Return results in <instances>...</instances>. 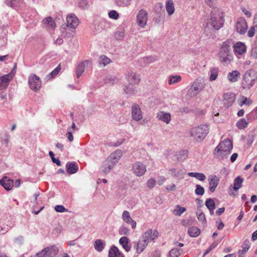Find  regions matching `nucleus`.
I'll return each instance as SVG.
<instances>
[{
    "mask_svg": "<svg viewBox=\"0 0 257 257\" xmlns=\"http://www.w3.org/2000/svg\"><path fill=\"white\" fill-rule=\"evenodd\" d=\"M236 29L237 32L240 34H244L246 32L247 25L244 18H240L238 19L236 24Z\"/></svg>",
    "mask_w": 257,
    "mask_h": 257,
    "instance_id": "11",
    "label": "nucleus"
},
{
    "mask_svg": "<svg viewBox=\"0 0 257 257\" xmlns=\"http://www.w3.org/2000/svg\"><path fill=\"white\" fill-rule=\"evenodd\" d=\"M122 218L123 220L127 223H129V222L132 220L130 216L129 212L126 210L123 211L122 215Z\"/></svg>",
    "mask_w": 257,
    "mask_h": 257,
    "instance_id": "46",
    "label": "nucleus"
},
{
    "mask_svg": "<svg viewBox=\"0 0 257 257\" xmlns=\"http://www.w3.org/2000/svg\"><path fill=\"white\" fill-rule=\"evenodd\" d=\"M235 99V94L231 92H228L224 94L222 101L224 106L228 108L232 105Z\"/></svg>",
    "mask_w": 257,
    "mask_h": 257,
    "instance_id": "9",
    "label": "nucleus"
},
{
    "mask_svg": "<svg viewBox=\"0 0 257 257\" xmlns=\"http://www.w3.org/2000/svg\"><path fill=\"white\" fill-rule=\"evenodd\" d=\"M168 174L177 180H180L184 178V172L182 169L171 168L168 170Z\"/></svg>",
    "mask_w": 257,
    "mask_h": 257,
    "instance_id": "15",
    "label": "nucleus"
},
{
    "mask_svg": "<svg viewBox=\"0 0 257 257\" xmlns=\"http://www.w3.org/2000/svg\"><path fill=\"white\" fill-rule=\"evenodd\" d=\"M243 180L240 176H237L234 180L233 188L235 191H237L242 186Z\"/></svg>",
    "mask_w": 257,
    "mask_h": 257,
    "instance_id": "30",
    "label": "nucleus"
},
{
    "mask_svg": "<svg viewBox=\"0 0 257 257\" xmlns=\"http://www.w3.org/2000/svg\"><path fill=\"white\" fill-rule=\"evenodd\" d=\"M136 87L132 83H128L125 85L124 91L126 94H132L135 91Z\"/></svg>",
    "mask_w": 257,
    "mask_h": 257,
    "instance_id": "36",
    "label": "nucleus"
},
{
    "mask_svg": "<svg viewBox=\"0 0 257 257\" xmlns=\"http://www.w3.org/2000/svg\"><path fill=\"white\" fill-rule=\"evenodd\" d=\"M19 2V0H7L6 2L7 5L11 7L17 6Z\"/></svg>",
    "mask_w": 257,
    "mask_h": 257,
    "instance_id": "50",
    "label": "nucleus"
},
{
    "mask_svg": "<svg viewBox=\"0 0 257 257\" xmlns=\"http://www.w3.org/2000/svg\"><path fill=\"white\" fill-rule=\"evenodd\" d=\"M104 243L101 239H96L94 243V248L98 251H101L104 247Z\"/></svg>",
    "mask_w": 257,
    "mask_h": 257,
    "instance_id": "35",
    "label": "nucleus"
},
{
    "mask_svg": "<svg viewBox=\"0 0 257 257\" xmlns=\"http://www.w3.org/2000/svg\"><path fill=\"white\" fill-rule=\"evenodd\" d=\"M61 69L60 64H59L53 71L47 76V78L51 79L54 78L60 72Z\"/></svg>",
    "mask_w": 257,
    "mask_h": 257,
    "instance_id": "41",
    "label": "nucleus"
},
{
    "mask_svg": "<svg viewBox=\"0 0 257 257\" xmlns=\"http://www.w3.org/2000/svg\"><path fill=\"white\" fill-rule=\"evenodd\" d=\"M9 81H0V90H2L8 86Z\"/></svg>",
    "mask_w": 257,
    "mask_h": 257,
    "instance_id": "62",
    "label": "nucleus"
},
{
    "mask_svg": "<svg viewBox=\"0 0 257 257\" xmlns=\"http://www.w3.org/2000/svg\"><path fill=\"white\" fill-rule=\"evenodd\" d=\"M209 128L207 125H201L193 127L191 130V136L197 141L203 140L208 133Z\"/></svg>",
    "mask_w": 257,
    "mask_h": 257,
    "instance_id": "4",
    "label": "nucleus"
},
{
    "mask_svg": "<svg viewBox=\"0 0 257 257\" xmlns=\"http://www.w3.org/2000/svg\"><path fill=\"white\" fill-rule=\"evenodd\" d=\"M233 49L234 52L241 55L246 51V47L244 44L242 42H238L233 45Z\"/></svg>",
    "mask_w": 257,
    "mask_h": 257,
    "instance_id": "19",
    "label": "nucleus"
},
{
    "mask_svg": "<svg viewBox=\"0 0 257 257\" xmlns=\"http://www.w3.org/2000/svg\"><path fill=\"white\" fill-rule=\"evenodd\" d=\"M0 184L6 190L9 191L14 186V182L13 180L9 179L7 177H4L0 180Z\"/></svg>",
    "mask_w": 257,
    "mask_h": 257,
    "instance_id": "17",
    "label": "nucleus"
},
{
    "mask_svg": "<svg viewBox=\"0 0 257 257\" xmlns=\"http://www.w3.org/2000/svg\"><path fill=\"white\" fill-rule=\"evenodd\" d=\"M159 233L157 230L149 229L146 231L142 236V238L147 242L149 240H154L158 237Z\"/></svg>",
    "mask_w": 257,
    "mask_h": 257,
    "instance_id": "12",
    "label": "nucleus"
},
{
    "mask_svg": "<svg viewBox=\"0 0 257 257\" xmlns=\"http://www.w3.org/2000/svg\"><path fill=\"white\" fill-rule=\"evenodd\" d=\"M197 216L199 221H201L203 223L206 222V217L203 213L200 212L198 213V212H197Z\"/></svg>",
    "mask_w": 257,
    "mask_h": 257,
    "instance_id": "54",
    "label": "nucleus"
},
{
    "mask_svg": "<svg viewBox=\"0 0 257 257\" xmlns=\"http://www.w3.org/2000/svg\"><path fill=\"white\" fill-rule=\"evenodd\" d=\"M114 165L108 159H107L104 161L102 167V172L107 174L110 172V171L113 168Z\"/></svg>",
    "mask_w": 257,
    "mask_h": 257,
    "instance_id": "22",
    "label": "nucleus"
},
{
    "mask_svg": "<svg viewBox=\"0 0 257 257\" xmlns=\"http://www.w3.org/2000/svg\"><path fill=\"white\" fill-rule=\"evenodd\" d=\"M233 43L231 40L224 42L219 51V59L224 64H228L232 60V57L230 54V48Z\"/></svg>",
    "mask_w": 257,
    "mask_h": 257,
    "instance_id": "3",
    "label": "nucleus"
},
{
    "mask_svg": "<svg viewBox=\"0 0 257 257\" xmlns=\"http://www.w3.org/2000/svg\"><path fill=\"white\" fill-rule=\"evenodd\" d=\"M224 15L221 10L213 9L211 13L210 25L215 30H218L221 28L224 23Z\"/></svg>",
    "mask_w": 257,
    "mask_h": 257,
    "instance_id": "2",
    "label": "nucleus"
},
{
    "mask_svg": "<svg viewBox=\"0 0 257 257\" xmlns=\"http://www.w3.org/2000/svg\"><path fill=\"white\" fill-rule=\"evenodd\" d=\"M148 13L144 10L139 11L137 16V24L141 28H144L148 21Z\"/></svg>",
    "mask_w": 257,
    "mask_h": 257,
    "instance_id": "6",
    "label": "nucleus"
},
{
    "mask_svg": "<svg viewBox=\"0 0 257 257\" xmlns=\"http://www.w3.org/2000/svg\"><path fill=\"white\" fill-rule=\"evenodd\" d=\"M49 248L48 253L50 254L51 257L56 255L58 253L59 249L58 247L53 245L51 246L47 247Z\"/></svg>",
    "mask_w": 257,
    "mask_h": 257,
    "instance_id": "39",
    "label": "nucleus"
},
{
    "mask_svg": "<svg viewBox=\"0 0 257 257\" xmlns=\"http://www.w3.org/2000/svg\"><path fill=\"white\" fill-rule=\"evenodd\" d=\"M188 176L190 177H194L201 181H204L206 179V176L205 175L201 173L190 172L188 173Z\"/></svg>",
    "mask_w": 257,
    "mask_h": 257,
    "instance_id": "34",
    "label": "nucleus"
},
{
    "mask_svg": "<svg viewBox=\"0 0 257 257\" xmlns=\"http://www.w3.org/2000/svg\"><path fill=\"white\" fill-rule=\"evenodd\" d=\"M109 17L110 18H112L113 19H117L118 17H119V15L115 11H111L109 14Z\"/></svg>",
    "mask_w": 257,
    "mask_h": 257,
    "instance_id": "55",
    "label": "nucleus"
},
{
    "mask_svg": "<svg viewBox=\"0 0 257 257\" xmlns=\"http://www.w3.org/2000/svg\"><path fill=\"white\" fill-rule=\"evenodd\" d=\"M43 23L47 27L54 29L56 27V24L53 20V18L51 17H48L43 20Z\"/></svg>",
    "mask_w": 257,
    "mask_h": 257,
    "instance_id": "26",
    "label": "nucleus"
},
{
    "mask_svg": "<svg viewBox=\"0 0 257 257\" xmlns=\"http://www.w3.org/2000/svg\"><path fill=\"white\" fill-rule=\"evenodd\" d=\"M205 205L210 211L211 215L214 214V209L215 207V205L214 200L211 198H208L206 200Z\"/></svg>",
    "mask_w": 257,
    "mask_h": 257,
    "instance_id": "28",
    "label": "nucleus"
},
{
    "mask_svg": "<svg viewBox=\"0 0 257 257\" xmlns=\"http://www.w3.org/2000/svg\"><path fill=\"white\" fill-rule=\"evenodd\" d=\"M35 257H46V256L44 253V251L43 249L42 251L36 253Z\"/></svg>",
    "mask_w": 257,
    "mask_h": 257,
    "instance_id": "64",
    "label": "nucleus"
},
{
    "mask_svg": "<svg viewBox=\"0 0 257 257\" xmlns=\"http://www.w3.org/2000/svg\"><path fill=\"white\" fill-rule=\"evenodd\" d=\"M122 154V152L120 150H116L114 153L111 154L108 159L115 165L118 162Z\"/></svg>",
    "mask_w": 257,
    "mask_h": 257,
    "instance_id": "20",
    "label": "nucleus"
},
{
    "mask_svg": "<svg viewBox=\"0 0 257 257\" xmlns=\"http://www.w3.org/2000/svg\"><path fill=\"white\" fill-rule=\"evenodd\" d=\"M147 186L150 188L154 187L156 184V180L154 179H150L147 182Z\"/></svg>",
    "mask_w": 257,
    "mask_h": 257,
    "instance_id": "56",
    "label": "nucleus"
},
{
    "mask_svg": "<svg viewBox=\"0 0 257 257\" xmlns=\"http://www.w3.org/2000/svg\"><path fill=\"white\" fill-rule=\"evenodd\" d=\"M166 9L169 15H171L174 13L175 9L172 0H169L166 2Z\"/></svg>",
    "mask_w": 257,
    "mask_h": 257,
    "instance_id": "31",
    "label": "nucleus"
},
{
    "mask_svg": "<svg viewBox=\"0 0 257 257\" xmlns=\"http://www.w3.org/2000/svg\"><path fill=\"white\" fill-rule=\"evenodd\" d=\"M217 76H218V70L215 68L213 69L211 71L210 80H215L216 79Z\"/></svg>",
    "mask_w": 257,
    "mask_h": 257,
    "instance_id": "51",
    "label": "nucleus"
},
{
    "mask_svg": "<svg viewBox=\"0 0 257 257\" xmlns=\"http://www.w3.org/2000/svg\"><path fill=\"white\" fill-rule=\"evenodd\" d=\"M55 209L58 212H63L67 210L63 205H61L55 206Z\"/></svg>",
    "mask_w": 257,
    "mask_h": 257,
    "instance_id": "57",
    "label": "nucleus"
},
{
    "mask_svg": "<svg viewBox=\"0 0 257 257\" xmlns=\"http://www.w3.org/2000/svg\"><path fill=\"white\" fill-rule=\"evenodd\" d=\"M189 152L187 150L181 151L177 154V159L181 161H184L188 157Z\"/></svg>",
    "mask_w": 257,
    "mask_h": 257,
    "instance_id": "38",
    "label": "nucleus"
},
{
    "mask_svg": "<svg viewBox=\"0 0 257 257\" xmlns=\"http://www.w3.org/2000/svg\"><path fill=\"white\" fill-rule=\"evenodd\" d=\"M110 62V59L106 57L104 55H102L100 57V61L99 62L100 64H102L103 66H105L107 64L109 63Z\"/></svg>",
    "mask_w": 257,
    "mask_h": 257,
    "instance_id": "49",
    "label": "nucleus"
},
{
    "mask_svg": "<svg viewBox=\"0 0 257 257\" xmlns=\"http://www.w3.org/2000/svg\"><path fill=\"white\" fill-rule=\"evenodd\" d=\"M188 233L191 237H197L200 233V230L198 227L193 226L188 228Z\"/></svg>",
    "mask_w": 257,
    "mask_h": 257,
    "instance_id": "32",
    "label": "nucleus"
},
{
    "mask_svg": "<svg viewBox=\"0 0 257 257\" xmlns=\"http://www.w3.org/2000/svg\"><path fill=\"white\" fill-rule=\"evenodd\" d=\"M243 100L241 101V103L240 104V106H242L243 104H245L249 105L252 101L250 100L249 99H247V97H242Z\"/></svg>",
    "mask_w": 257,
    "mask_h": 257,
    "instance_id": "59",
    "label": "nucleus"
},
{
    "mask_svg": "<svg viewBox=\"0 0 257 257\" xmlns=\"http://www.w3.org/2000/svg\"><path fill=\"white\" fill-rule=\"evenodd\" d=\"M241 247H242V249L241 250H239L238 251V253L240 254H243L245 253H246L250 247V242L247 239L245 240L242 245Z\"/></svg>",
    "mask_w": 257,
    "mask_h": 257,
    "instance_id": "33",
    "label": "nucleus"
},
{
    "mask_svg": "<svg viewBox=\"0 0 257 257\" xmlns=\"http://www.w3.org/2000/svg\"><path fill=\"white\" fill-rule=\"evenodd\" d=\"M148 242L145 241L142 237L139 240L138 243L135 246L136 251L138 253H141L147 247Z\"/></svg>",
    "mask_w": 257,
    "mask_h": 257,
    "instance_id": "21",
    "label": "nucleus"
},
{
    "mask_svg": "<svg viewBox=\"0 0 257 257\" xmlns=\"http://www.w3.org/2000/svg\"><path fill=\"white\" fill-rule=\"evenodd\" d=\"M17 63H15L13 69L8 74L0 76V80H11L13 79L16 71Z\"/></svg>",
    "mask_w": 257,
    "mask_h": 257,
    "instance_id": "24",
    "label": "nucleus"
},
{
    "mask_svg": "<svg viewBox=\"0 0 257 257\" xmlns=\"http://www.w3.org/2000/svg\"><path fill=\"white\" fill-rule=\"evenodd\" d=\"M132 170L136 176H142L146 172V167L143 163L137 162L133 164Z\"/></svg>",
    "mask_w": 257,
    "mask_h": 257,
    "instance_id": "8",
    "label": "nucleus"
},
{
    "mask_svg": "<svg viewBox=\"0 0 257 257\" xmlns=\"http://www.w3.org/2000/svg\"><path fill=\"white\" fill-rule=\"evenodd\" d=\"M126 78L128 80H140V78L139 75H137V74L136 73H134L133 72H129L127 74Z\"/></svg>",
    "mask_w": 257,
    "mask_h": 257,
    "instance_id": "44",
    "label": "nucleus"
},
{
    "mask_svg": "<svg viewBox=\"0 0 257 257\" xmlns=\"http://www.w3.org/2000/svg\"><path fill=\"white\" fill-rule=\"evenodd\" d=\"M186 210L185 207H181L179 205H177L176 208L173 210V213L176 216H180Z\"/></svg>",
    "mask_w": 257,
    "mask_h": 257,
    "instance_id": "40",
    "label": "nucleus"
},
{
    "mask_svg": "<svg viewBox=\"0 0 257 257\" xmlns=\"http://www.w3.org/2000/svg\"><path fill=\"white\" fill-rule=\"evenodd\" d=\"M79 7H82L84 9H87L88 8V4L84 1H82L79 2Z\"/></svg>",
    "mask_w": 257,
    "mask_h": 257,
    "instance_id": "63",
    "label": "nucleus"
},
{
    "mask_svg": "<svg viewBox=\"0 0 257 257\" xmlns=\"http://www.w3.org/2000/svg\"><path fill=\"white\" fill-rule=\"evenodd\" d=\"M248 122L244 119H241L236 123V126L239 129H243L247 126Z\"/></svg>",
    "mask_w": 257,
    "mask_h": 257,
    "instance_id": "45",
    "label": "nucleus"
},
{
    "mask_svg": "<svg viewBox=\"0 0 257 257\" xmlns=\"http://www.w3.org/2000/svg\"><path fill=\"white\" fill-rule=\"evenodd\" d=\"M49 154L52 160L53 163H56L57 165L58 166H61V162L58 159H56L55 158H54V154L52 152L50 151L49 152Z\"/></svg>",
    "mask_w": 257,
    "mask_h": 257,
    "instance_id": "48",
    "label": "nucleus"
},
{
    "mask_svg": "<svg viewBox=\"0 0 257 257\" xmlns=\"http://www.w3.org/2000/svg\"><path fill=\"white\" fill-rule=\"evenodd\" d=\"M29 85L31 89L37 91L41 86V81H29Z\"/></svg>",
    "mask_w": 257,
    "mask_h": 257,
    "instance_id": "37",
    "label": "nucleus"
},
{
    "mask_svg": "<svg viewBox=\"0 0 257 257\" xmlns=\"http://www.w3.org/2000/svg\"><path fill=\"white\" fill-rule=\"evenodd\" d=\"M232 147L231 141L228 139H226L219 144L215 149L214 152L218 153V157L223 159L227 158L231 153Z\"/></svg>",
    "mask_w": 257,
    "mask_h": 257,
    "instance_id": "1",
    "label": "nucleus"
},
{
    "mask_svg": "<svg viewBox=\"0 0 257 257\" xmlns=\"http://www.w3.org/2000/svg\"><path fill=\"white\" fill-rule=\"evenodd\" d=\"M124 37L123 31H117L115 33V37L117 40H120L123 38Z\"/></svg>",
    "mask_w": 257,
    "mask_h": 257,
    "instance_id": "60",
    "label": "nucleus"
},
{
    "mask_svg": "<svg viewBox=\"0 0 257 257\" xmlns=\"http://www.w3.org/2000/svg\"><path fill=\"white\" fill-rule=\"evenodd\" d=\"M239 75V72L237 70H234L229 73L227 77L229 80H236Z\"/></svg>",
    "mask_w": 257,
    "mask_h": 257,
    "instance_id": "43",
    "label": "nucleus"
},
{
    "mask_svg": "<svg viewBox=\"0 0 257 257\" xmlns=\"http://www.w3.org/2000/svg\"><path fill=\"white\" fill-rule=\"evenodd\" d=\"M182 77L179 75H171L169 78V80H180Z\"/></svg>",
    "mask_w": 257,
    "mask_h": 257,
    "instance_id": "61",
    "label": "nucleus"
},
{
    "mask_svg": "<svg viewBox=\"0 0 257 257\" xmlns=\"http://www.w3.org/2000/svg\"><path fill=\"white\" fill-rule=\"evenodd\" d=\"M182 252V249L173 248L169 252L170 257H179Z\"/></svg>",
    "mask_w": 257,
    "mask_h": 257,
    "instance_id": "42",
    "label": "nucleus"
},
{
    "mask_svg": "<svg viewBox=\"0 0 257 257\" xmlns=\"http://www.w3.org/2000/svg\"><path fill=\"white\" fill-rule=\"evenodd\" d=\"M131 112L132 117L134 120L139 121L143 118V113L139 104L136 103L133 104Z\"/></svg>",
    "mask_w": 257,
    "mask_h": 257,
    "instance_id": "7",
    "label": "nucleus"
},
{
    "mask_svg": "<svg viewBox=\"0 0 257 257\" xmlns=\"http://www.w3.org/2000/svg\"><path fill=\"white\" fill-rule=\"evenodd\" d=\"M90 62L89 60H85L78 64L76 71L77 78L79 79L82 75L85 70L90 65Z\"/></svg>",
    "mask_w": 257,
    "mask_h": 257,
    "instance_id": "10",
    "label": "nucleus"
},
{
    "mask_svg": "<svg viewBox=\"0 0 257 257\" xmlns=\"http://www.w3.org/2000/svg\"><path fill=\"white\" fill-rule=\"evenodd\" d=\"M244 78L246 80H255L257 78V73L253 70H249L244 74Z\"/></svg>",
    "mask_w": 257,
    "mask_h": 257,
    "instance_id": "25",
    "label": "nucleus"
},
{
    "mask_svg": "<svg viewBox=\"0 0 257 257\" xmlns=\"http://www.w3.org/2000/svg\"><path fill=\"white\" fill-rule=\"evenodd\" d=\"M157 118L159 120L168 124L171 121V116L169 112L161 111L158 113Z\"/></svg>",
    "mask_w": 257,
    "mask_h": 257,
    "instance_id": "16",
    "label": "nucleus"
},
{
    "mask_svg": "<svg viewBox=\"0 0 257 257\" xmlns=\"http://www.w3.org/2000/svg\"><path fill=\"white\" fill-rule=\"evenodd\" d=\"M119 242L126 251L128 252L130 251L131 246H130L128 244L129 240L127 237L123 236L121 237L119 239Z\"/></svg>",
    "mask_w": 257,
    "mask_h": 257,
    "instance_id": "27",
    "label": "nucleus"
},
{
    "mask_svg": "<svg viewBox=\"0 0 257 257\" xmlns=\"http://www.w3.org/2000/svg\"><path fill=\"white\" fill-rule=\"evenodd\" d=\"M209 189L211 192H214L219 183V178L215 175L209 176L208 179Z\"/></svg>",
    "mask_w": 257,
    "mask_h": 257,
    "instance_id": "13",
    "label": "nucleus"
},
{
    "mask_svg": "<svg viewBox=\"0 0 257 257\" xmlns=\"http://www.w3.org/2000/svg\"><path fill=\"white\" fill-rule=\"evenodd\" d=\"M255 28H257V25H254L249 29L247 33V35L249 37H252L254 36Z\"/></svg>",
    "mask_w": 257,
    "mask_h": 257,
    "instance_id": "53",
    "label": "nucleus"
},
{
    "mask_svg": "<svg viewBox=\"0 0 257 257\" xmlns=\"http://www.w3.org/2000/svg\"><path fill=\"white\" fill-rule=\"evenodd\" d=\"M119 234L121 235H126L129 233L128 229L124 226H122L119 230Z\"/></svg>",
    "mask_w": 257,
    "mask_h": 257,
    "instance_id": "52",
    "label": "nucleus"
},
{
    "mask_svg": "<svg viewBox=\"0 0 257 257\" xmlns=\"http://www.w3.org/2000/svg\"><path fill=\"white\" fill-rule=\"evenodd\" d=\"M214 30H215L211 27L210 23H207L206 26L204 29V34L205 35V37L209 38L211 37L213 35Z\"/></svg>",
    "mask_w": 257,
    "mask_h": 257,
    "instance_id": "29",
    "label": "nucleus"
},
{
    "mask_svg": "<svg viewBox=\"0 0 257 257\" xmlns=\"http://www.w3.org/2000/svg\"><path fill=\"white\" fill-rule=\"evenodd\" d=\"M204 85L205 84L203 82L194 81L191 88L188 90L187 94L191 97L196 96L202 90Z\"/></svg>",
    "mask_w": 257,
    "mask_h": 257,
    "instance_id": "5",
    "label": "nucleus"
},
{
    "mask_svg": "<svg viewBox=\"0 0 257 257\" xmlns=\"http://www.w3.org/2000/svg\"><path fill=\"white\" fill-rule=\"evenodd\" d=\"M66 170L68 174L76 173L78 170V166L76 162H69L66 165Z\"/></svg>",
    "mask_w": 257,
    "mask_h": 257,
    "instance_id": "18",
    "label": "nucleus"
},
{
    "mask_svg": "<svg viewBox=\"0 0 257 257\" xmlns=\"http://www.w3.org/2000/svg\"><path fill=\"white\" fill-rule=\"evenodd\" d=\"M195 192L196 195H202L204 193V189L201 185L197 184L196 185Z\"/></svg>",
    "mask_w": 257,
    "mask_h": 257,
    "instance_id": "47",
    "label": "nucleus"
},
{
    "mask_svg": "<svg viewBox=\"0 0 257 257\" xmlns=\"http://www.w3.org/2000/svg\"><path fill=\"white\" fill-rule=\"evenodd\" d=\"M250 83H248L247 81H243L242 82V87L243 89H249L252 85V81H249Z\"/></svg>",
    "mask_w": 257,
    "mask_h": 257,
    "instance_id": "58",
    "label": "nucleus"
},
{
    "mask_svg": "<svg viewBox=\"0 0 257 257\" xmlns=\"http://www.w3.org/2000/svg\"><path fill=\"white\" fill-rule=\"evenodd\" d=\"M108 257H125L115 246H112L109 251Z\"/></svg>",
    "mask_w": 257,
    "mask_h": 257,
    "instance_id": "23",
    "label": "nucleus"
},
{
    "mask_svg": "<svg viewBox=\"0 0 257 257\" xmlns=\"http://www.w3.org/2000/svg\"><path fill=\"white\" fill-rule=\"evenodd\" d=\"M67 26L75 29L78 25V19L74 14H69L67 16Z\"/></svg>",
    "mask_w": 257,
    "mask_h": 257,
    "instance_id": "14",
    "label": "nucleus"
}]
</instances>
